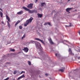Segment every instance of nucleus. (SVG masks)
<instances>
[{"instance_id": "f257e3e1", "label": "nucleus", "mask_w": 80, "mask_h": 80, "mask_svg": "<svg viewBox=\"0 0 80 80\" xmlns=\"http://www.w3.org/2000/svg\"><path fill=\"white\" fill-rule=\"evenodd\" d=\"M22 8L24 9L25 10H26V11H28L29 12V13H37V10H30L29 9L25 7H22Z\"/></svg>"}, {"instance_id": "f03ea898", "label": "nucleus", "mask_w": 80, "mask_h": 80, "mask_svg": "<svg viewBox=\"0 0 80 80\" xmlns=\"http://www.w3.org/2000/svg\"><path fill=\"white\" fill-rule=\"evenodd\" d=\"M32 20H33V18L31 17L29 19H28L26 21V23H25L24 26L27 27V25H28V24H29V23H32Z\"/></svg>"}, {"instance_id": "7ed1b4c3", "label": "nucleus", "mask_w": 80, "mask_h": 80, "mask_svg": "<svg viewBox=\"0 0 80 80\" xmlns=\"http://www.w3.org/2000/svg\"><path fill=\"white\" fill-rule=\"evenodd\" d=\"M35 40H38V41H40V42H41L44 45H45V43L44 41H43V40L40 39L38 38H35Z\"/></svg>"}, {"instance_id": "20e7f679", "label": "nucleus", "mask_w": 80, "mask_h": 80, "mask_svg": "<svg viewBox=\"0 0 80 80\" xmlns=\"http://www.w3.org/2000/svg\"><path fill=\"white\" fill-rule=\"evenodd\" d=\"M33 3H30L29 4L28 6L27 7L29 8L32 9L33 8Z\"/></svg>"}, {"instance_id": "39448f33", "label": "nucleus", "mask_w": 80, "mask_h": 80, "mask_svg": "<svg viewBox=\"0 0 80 80\" xmlns=\"http://www.w3.org/2000/svg\"><path fill=\"white\" fill-rule=\"evenodd\" d=\"M22 50L23 51H24L26 53H27L28 52V48L27 47H25L23 49H22Z\"/></svg>"}, {"instance_id": "423d86ee", "label": "nucleus", "mask_w": 80, "mask_h": 80, "mask_svg": "<svg viewBox=\"0 0 80 80\" xmlns=\"http://www.w3.org/2000/svg\"><path fill=\"white\" fill-rule=\"evenodd\" d=\"M38 15V18H42V17H43V14H37Z\"/></svg>"}, {"instance_id": "0eeeda50", "label": "nucleus", "mask_w": 80, "mask_h": 80, "mask_svg": "<svg viewBox=\"0 0 80 80\" xmlns=\"http://www.w3.org/2000/svg\"><path fill=\"white\" fill-rule=\"evenodd\" d=\"M6 18L7 20H8V22H10V18L8 17V15H6Z\"/></svg>"}, {"instance_id": "6e6552de", "label": "nucleus", "mask_w": 80, "mask_h": 80, "mask_svg": "<svg viewBox=\"0 0 80 80\" xmlns=\"http://www.w3.org/2000/svg\"><path fill=\"white\" fill-rule=\"evenodd\" d=\"M69 52L70 54L71 55H74V54L73 53H72V50H71L70 48H69Z\"/></svg>"}, {"instance_id": "1a4fd4ad", "label": "nucleus", "mask_w": 80, "mask_h": 80, "mask_svg": "<svg viewBox=\"0 0 80 80\" xmlns=\"http://www.w3.org/2000/svg\"><path fill=\"white\" fill-rule=\"evenodd\" d=\"M23 11H21L17 12V14L18 15H21L22 14H23Z\"/></svg>"}, {"instance_id": "9d476101", "label": "nucleus", "mask_w": 80, "mask_h": 80, "mask_svg": "<svg viewBox=\"0 0 80 80\" xmlns=\"http://www.w3.org/2000/svg\"><path fill=\"white\" fill-rule=\"evenodd\" d=\"M72 8H67L66 9V11L67 12H69V11L70 10H72Z\"/></svg>"}, {"instance_id": "9b49d317", "label": "nucleus", "mask_w": 80, "mask_h": 80, "mask_svg": "<svg viewBox=\"0 0 80 80\" xmlns=\"http://www.w3.org/2000/svg\"><path fill=\"white\" fill-rule=\"evenodd\" d=\"M41 7H43L44 5H46V4L45 3V2H42L41 3Z\"/></svg>"}, {"instance_id": "f8f14e48", "label": "nucleus", "mask_w": 80, "mask_h": 80, "mask_svg": "<svg viewBox=\"0 0 80 80\" xmlns=\"http://www.w3.org/2000/svg\"><path fill=\"white\" fill-rule=\"evenodd\" d=\"M20 20H18L17 22L15 23V27H16V26H17V25H18V23H20Z\"/></svg>"}, {"instance_id": "ddd939ff", "label": "nucleus", "mask_w": 80, "mask_h": 80, "mask_svg": "<svg viewBox=\"0 0 80 80\" xmlns=\"http://www.w3.org/2000/svg\"><path fill=\"white\" fill-rule=\"evenodd\" d=\"M44 25H50V22H45V24H44Z\"/></svg>"}, {"instance_id": "4468645a", "label": "nucleus", "mask_w": 80, "mask_h": 80, "mask_svg": "<svg viewBox=\"0 0 80 80\" xmlns=\"http://www.w3.org/2000/svg\"><path fill=\"white\" fill-rule=\"evenodd\" d=\"M50 44L51 45H54L55 43L53 42V41L52 40V39H50Z\"/></svg>"}, {"instance_id": "2eb2a0df", "label": "nucleus", "mask_w": 80, "mask_h": 80, "mask_svg": "<svg viewBox=\"0 0 80 80\" xmlns=\"http://www.w3.org/2000/svg\"><path fill=\"white\" fill-rule=\"evenodd\" d=\"M65 70V68H63L62 69H60L59 70V71H61V72H63Z\"/></svg>"}, {"instance_id": "dca6fc26", "label": "nucleus", "mask_w": 80, "mask_h": 80, "mask_svg": "<svg viewBox=\"0 0 80 80\" xmlns=\"http://www.w3.org/2000/svg\"><path fill=\"white\" fill-rule=\"evenodd\" d=\"M37 49H39L40 52H42V49L40 48L38 46L37 47Z\"/></svg>"}, {"instance_id": "f3484780", "label": "nucleus", "mask_w": 80, "mask_h": 80, "mask_svg": "<svg viewBox=\"0 0 80 80\" xmlns=\"http://www.w3.org/2000/svg\"><path fill=\"white\" fill-rule=\"evenodd\" d=\"M8 23V26L9 27V28H10V23L8 22V21L7 22Z\"/></svg>"}, {"instance_id": "a211bd4d", "label": "nucleus", "mask_w": 80, "mask_h": 80, "mask_svg": "<svg viewBox=\"0 0 80 80\" xmlns=\"http://www.w3.org/2000/svg\"><path fill=\"white\" fill-rule=\"evenodd\" d=\"M26 36V35H25V34H24L23 36H22V40H23V38H25Z\"/></svg>"}, {"instance_id": "6ab92c4d", "label": "nucleus", "mask_w": 80, "mask_h": 80, "mask_svg": "<svg viewBox=\"0 0 80 80\" xmlns=\"http://www.w3.org/2000/svg\"><path fill=\"white\" fill-rule=\"evenodd\" d=\"M0 15L1 17L2 18L3 17V13H2V12H0Z\"/></svg>"}, {"instance_id": "aec40b11", "label": "nucleus", "mask_w": 80, "mask_h": 80, "mask_svg": "<svg viewBox=\"0 0 80 80\" xmlns=\"http://www.w3.org/2000/svg\"><path fill=\"white\" fill-rule=\"evenodd\" d=\"M20 77H21V78H25V75L24 74H23Z\"/></svg>"}, {"instance_id": "412c9836", "label": "nucleus", "mask_w": 80, "mask_h": 80, "mask_svg": "<svg viewBox=\"0 0 80 80\" xmlns=\"http://www.w3.org/2000/svg\"><path fill=\"white\" fill-rule=\"evenodd\" d=\"M28 62L29 65H31V62H30V61H28Z\"/></svg>"}, {"instance_id": "4be33fe9", "label": "nucleus", "mask_w": 80, "mask_h": 80, "mask_svg": "<svg viewBox=\"0 0 80 80\" xmlns=\"http://www.w3.org/2000/svg\"><path fill=\"white\" fill-rule=\"evenodd\" d=\"M19 28L20 29H22V25H20L19 27Z\"/></svg>"}, {"instance_id": "5701e85b", "label": "nucleus", "mask_w": 80, "mask_h": 80, "mask_svg": "<svg viewBox=\"0 0 80 80\" xmlns=\"http://www.w3.org/2000/svg\"><path fill=\"white\" fill-rule=\"evenodd\" d=\"M15 49H12L10 50V51H11V52H15Z\"/></svg>"}, {"instance_id": "b1692460", "label": "nucleus", "mask_w": 80, "mask_h": 80, "mask_svg": "<svg viewBox=\"0 0 80 80\" xmlns=\"http://www.w3.org/2000/svg\"><path fill=\"white\" fill-rule=\"evenodd\" d=\"M66 27H72L71 23H70V25L68 26H66Z\"/></svg>"}, {"instance_id": "393cba45", "label": "nucleus", "mask_w": 80, "mask_h": 80, "mask_svg": "<svg viewBox=\"0 0 80 80\" xmlns=\"http://www.w3.org/2000/svg\"><path fill=\"white\" fill-rule=\"evenodd\" d=\"M55 55L56 57H59V54H58L57 53H56L55 54Z\"/></svg>"}, {"instance_id": "a878e982", "label": "nucleus", "mask_w": 80, "mask_h": 80, "mask_svg": "<svg viewBox=\"0 0 80 80\" xmlns=\"http://www.w3.org/2000/svg\"><path fill=\"white\" fill-rule=\"evenodd\" d=\"M16 73H17V71H14V72H13V74H14L15 75V74H16Z\"/></svg>"}, {"instance_id": "bb28decb", "label": "nucleus", "mask_w": 80, "mask_h": 80, "mask_svg": "<svg viewBox=\"0 0 80 80\" xmlns=\"http://www.w3.org/2000/svg\"><path fill=\"white\" fill-rule=\"evenodd\" d=\"M21 78H21V77H20L18 78L17 79V80H20L21 79Z\"/></svg>"}, {"instance_id": "cd10ccee", "label": "nucleus", "mask_w": 80, "mask_h": 80, "mask_svg": "<svg viewBox=\"0 0 80 80\" xmlns=\"http://www.w3.org/2000/svg\"><path fill=\"white\" fill-rule=\"evenodd\" d=\"M23 73H25V71H22V72L21 73V74H22Z\"/></svg>"}, {"instance_id": "c85d7f7f", "label": "nucleus", "mask_w": 80, "mask_h": 80, "mask_svg": "<svg viewBox=\"0 0 80 80\" xmlns=\"http://www.w3.org/2000/svg\"><path fill=\"white\" fill-rule=\"evenodd\" d=\"M46 76H48V74L47 73H46L45 74Z\"/></svg>"}, {"instance_id": "c756f323", "label": "nucleus", "mask_w": 80, "mask_h": 80, "mask_svg": "<svg viewBox=\"0 0 80 80\" xmlns=\"http://www.w3.org/2000/svg\"><path fill=\"white\" fill-rule=\"evenodd\" d=\"M6 64H11V63L8 62L6 63Z\"/></svg>"}, {"instance_id": "7c9ffc66", "label": "nucleus", "mask_w": 80, "mask_h": 80, "mask_svg": "<svg viewBox=\"0 0 80 80\" xmlns=\"http://www.w3.org/2000/svg\"><path fill=\"white\" fill-rule=\"evenodd\" d=\"M37 2H38V0H36V1H35V2L37 3Z\"/></svg>"}, {"instance_id": "2f4dec72", "label": "nucleus", "mask_w": 80, "mask_h": 80, "mask_svg": "<svg viewBox=\"0 0 80 80\" xmlns=\"http://www.w3.org/2000/svg\"><path fill=\"white\" fill-rule=\"evenodd\" d=\"M0 10H1V11H2V12H3V10H2V9H1L0 8Z\"/></svg>"}, {"instance_id": "473e14b6", "label": "nucleus", "mask_w": 80, "mask_h": 80, "mask_svg": "<svg viewBox=\"0 0 80 80\" xmlns=\"http://www.w3.org/2000/svg\"><path fill=\"white\" fill-rule=\"evenodd\" d=\"M78 33L79 34V35H80V31L79 32H78Z\"/></svg>"}, {"instance_id": "72a5a7b5", "label": "nucleus", "mask_w": 80, "mask_h": 80, "mask_svg": "<svg viewBox=\"0 0 80 80\" xmlns=\"http://www.w3.org/2000/svg\"><path fill=\"white\" fill-rule=\"evenodd\" d=\"M31 42H32V43H33V42H34V41H32Z\"/></svg>"}, {"instance_id": "f704fd0d", "label": "nucleus", "mask_w": 80, "mask_h": 80, "mask_svg": "<svg viewBox=\"0 0 80 80\" xmlns=\"http://www.w3.org/2000/svg\"><path fill=\"white\" fill-rule=\"evenodd\" d=\"M70 0H68V2H70Z\"/></svg>"}, {"instance_id": "c9c22d12", "label": "nucleus", "mask_w": 80, "mask_h": 80, "mask_svg": "<svg viewBox=\"0 0 80 80\" xmlns=\"http://www.w3.org/2000/svg\"><path fill=\"white\" fill-rule=\"evenodd\" d=\"M39 77H40V78H42V77H41V76H39Z\"/></svg>"}, {"instance_id": "e433bc0d", "label": "nucleus", "mask_w": 80, "mask_h": 80, "mask_svg": "<svg viewBox=\"0 0 80 80\" xmlns=\"http://www.w3.org/2000/svg\"><path fill=\"white\" fill-rule=\"evenodd\" d=\"M80 59V57H78V59Z\"/></svg>"}, {"instance_id": "4c0bfd02", "label": "nucleus", "mask_w": 80, "mask_h": 80, "mask_svg": "<svg viewBox=\"0 0 80 80\" xmlns=\"http://www.w3.org/2000/svg\"><path fill=\"white\" fill-rule=\"evenodd\" d=\"M49 42H50V39H49Z\"/></svg>"}, {"instance_id": "58836bf2", "label": "nucleus", "mask_w": 80, "mask_h": 80, "mask_svg": "<svg viewBox=\"0 0 80 80\" xmlns=\"http://www.w3.org/2000/svg\"><path fill=\"white\" fill-rule=\"evenodd\" d=\"M40 47H41V44H40Z\"/></svg>"}, {"instance_id": "ea45409f", "label": "nucleus", "mask_w": 80, "mask_h": 80, "mask_svg": "<svg viewBox=\"0 0 80 80\" xmlns=\"http://www.w3.org/2000/svg\"><path fill=\"white\" fill-rule=\"evenodd\" d=\"M2 23H3V22H2Z\"/></svg>"}, {"instance_id": "a19ab883", "label": "nucleus", "mask_w": 80, "mask_h": 80, "mask_svg": "<svg viewBox=\"0 0 80 80\" xmlns=\"http://www.w3.org/2000/svg\"><path fill=\"white\" fill-rule=\"evenodd\" d=\"M25 0H23V1H25Z\"/></svg>"}, {"instance_id": "79ce46f5", "label": "nucleus", "mask_w": 80, "mask_h": 80, "mask_svg": "<svg viewBox=\"0 0 80 80\" xmlns=\"http://www.w3.org/2000/svg\"><path fill=\"white\" fill-rule=\"evenodd\" d=\"M37 42H36V43H37Z\"/></svg>"}, {"instance_id": "37998d69", "label": "nucleus", "mask_w": 80, "mask_h": 80, "mask_svg": "<svg viewBox=\"0 0 80 80\" xmlns=\"http://www.w3.org/2000/svg\"><path fill=\"white\" fill-rule=\"evenodd\" d=\"M66 41V42H67V41Z\"/></svg>"}, {"instance_id": "c03bdc74", "label": "nucleus", "mask_w": 80, "mask_h": 80, "mask_svg": "<svg viewBox=\"0 0 80 80\" xmlns=\"http://www.w3.org/2000/svg\"><path fill=\"white\" fill-rule=\"evenodd\" d=\"M76 12H77V10L76 11Z\"/></svg>"}, {"instance_id": "a18cd8bd", "label": "nucleus", "mask_w": 80, "mask_h": 80, "mask_svg": "<svg viewBox=\"0 0 80 80\" xmlns=\"http://www.w3.org/2000/svg\"><path fill=\"white\" fill-rule=\"evenodd\" d=\"M51 65H52V64H51Z\"/></svg>"}]
</instances>
